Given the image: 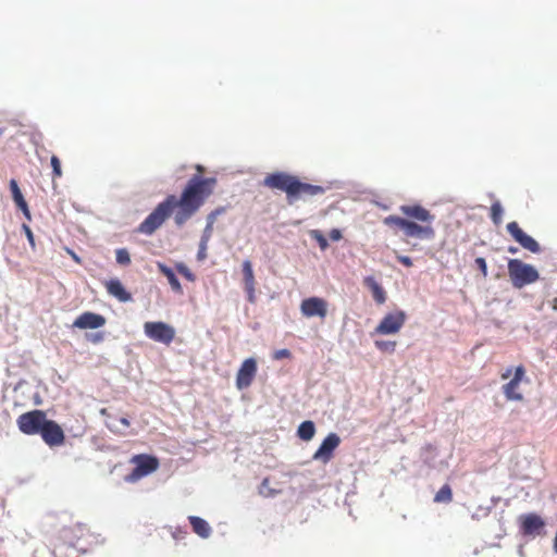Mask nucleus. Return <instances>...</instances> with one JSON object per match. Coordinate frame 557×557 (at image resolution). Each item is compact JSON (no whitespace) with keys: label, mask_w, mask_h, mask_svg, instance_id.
Instances as JSON below:
<instances>
[{"label":"nucleus","mask_w":557,"mask_h":557,"mask_svg":"<svg viewBox=\"0 0 557 557\" xmlns=\"http://www.w3.org/2000/svg\"><path fill=\"white\" fill-rule=\"evenodd\" d=\"M216 185L215 177L194 175L187 182L180 198L169 195L154 210L138 225L137 232L152 235L171 214L176 226H183L205 203L213 193Z\"/></svg>","instance_id":"f257e3e1"},{"label":"nucleus","mask_w":557,"mask_h":557,"mask_svg":"<svg viewBox=\"0 0 557 557\" xmlns=\"http://www.w3.org/2000/svg\"><path fill=\"white\" fill-rule=\"evenodd\" d=\"M400 211L408 218L420 221L426 224H418L398 215H388L384 218L383 223L387 226H395L404 232L406 237L433 239L435 230L432 226L434 215L424 207L420 205L401 206Z\"/></svg>","instance_id":"f03ea898"},{"label":"nucleus","mask_w":557,"mask_h":557,"mask_svg":"<svg viewBox=\"0 0 557 557\" xmlns=\"http://www.w3.org/2000/svg\"><path fill=\"white\" fill-rule=\"evenodd\" d=\"M263 186L270 189L284 191L289 205H293L300 199L305 200L325 193V188L323 186L304 183L297 176L286 172H274L268 174L263 180Z\"/></svg>","instance_id":"7ed1b4c3"},{"label":"nucleus","mask_w":557,"mask_h":557,"mask_svg":"<svg viewBox=\"0 0 557 557\" xmlns=\"http://www.w3.org/2000/svg\"><path fill=\"white\" fill-rule=\"evenodd\" d=\"M508 275L513 287L522 288L525 285L536 282L540 277L537 270L520 259L508 261Z\"/></svg>","instance_id":"20e7f679"},{"label":"nucleus","mask_w":557,"mask_h":557,"mask_svg":"<svg viewBox=\"0 0 557 557\" xmlns=\"http://www.w3.org/2000/svg\"><path fill=\"white\" fill-rule=\"evenodd\" d=\"M47 419V413L44 410L34 409L18 416L16 424L23 434L36 435L40 433Z\"/></svg>","instance_id":"39448f33"},{"label":"nucleus","mask_w":557,"mask_h":557,"mask_svg":"<svg viewBox=\"0 0 557 557\" xmlns=\"http://www.w3.org/2000/svg\"><path fill=\"white\" fill-rule=\"evenodd\" d=\"M407 315L403 310L389 312L376 325L374 332L380 335H392L400 331L406 322Z\"/></svg>","instance_id":"423d86ee"},{"label":"nucleus","mask_w":557,"mask_h":557,"mask_svg":"<svg viewBox=\"0 0 557 557\" xmlns=\"http://www.w3.org/2000/svg\"><path fill=\"white\" fill-rule=\"evenodd\" d=\"M144 331L150 339L165 345H169L175 336V330L164 322H146Z\"/></svg>","instance_id":"0eeeda50"},{"label":"nucleus","mask_w":557,"mask_h":557,"mask_svg":"<svg viewBox=\"0 0 557 557\" xmlns=\"http://www.w3.org/2000/svg\"><path fill=\"white\" fill-rule=\"evenodd\" d=\"M519 532L523 536L535 537L541 535L545 528V520L535 512L523 513L518 517Z\"/></svg>","instance_id":"6e6552de"},{"label":"nucleus","mask_w":557,"mask_h":557,"mask_svg":"<svg viewBox=\"0 0 557 557\" xmlns=\"http://www.w3.org/2000/svg\"><path fill=\"white\" fill-rule=\"evenodd\" d=\"M525 368L520 364L515 368L512 379L502 386L505 398L509 401H522L523 395L520 392V384L524 380Z\"/></svg>","instance_id":"1a4fd4ad"},{"label":"nucleus","mask_w":557,"mask_h":557,"mask_svg":"<svg viewBox=\"0 0 557 557\" xmlns=\"http://www.w3.org/2000/svg\"><path fill=\"white\" fill-rule=\"evenodd\" d=\"M131 462L135 465V468L132 472V476L134 479L146 476L159 468L158 458L146 454L135 455L131 459Z\"/></svg>","instance_id":"9d476101"},{"label":"nucleus","mask_w":557,"mask_h":557,"mask_svg":"<svg viewBox=\"0 0 557 557\" xmlns=\"http://www.w3.org/2000/svg\"><path fill=\"white\" fill-rule=\"evenodd\" d=\"M42 441L50 447L64 444L65 435L62 428L53 420L47 419L39 433Z\"/></svg>","instance_id":"9b49d317"},{"label":"nucleus","mask_w":557,"mask_h":557,"mask_svg":"<svg viewBox=\"0 0 557 557\" xmlns=\"http://www.w3.org/2000/svg\"><path fill=\"white\" fill-rule=\"evenodd\" d=\"M300 312L306 318L318 317L324 319L327 315V301L320 297H309L301 301Z\"/></svg>","instance_id":"f8f14e48"},{"label":"nucleus","mask_w":557,"mask_h":557,"mask_svg":"<svg viewBox=\"0 0 557 557\" xmlns=\"http://www.w3.org/2000/svg\"><path fill=\"white\" fill-rule=\"evenodd\" d=\"M507 232L510 234V236L521 245L522 248L533 252L537 253L541 250L540 244L530 235L525 234L521 227L519 226L518 222L512 221L509 222L506 226Z\"/></svg>","instance_id":"ddd939ff"},{"label":"nucleus","mask_w":557,"mask_h":557,"mask_svg":"<svg viewBox=\"0 0 557 557\" xmlns=\"http://www.w3.org/2000/svg\"><path fill=\"white\" fill-rule=\"evenodd\" d=\"M339 444L341 438L336 433L327 434L320 447L313 454L312 459L327 463L333 458L334 450L339 446Z\"/></svg>","instance_id":"4468645a"},{"label":"nucleus","mask_w":557,"mask_h":557,"mask_svg":"<svg viewBox=\"0 0 557 557\" xmlns=\"http://www.w3.org/2000/svg\"><path fill=\"white\" fill-rule=\"evenodd\" d=\"M85 531L86 527L81 523L63 527L58 531L57 540L60 545L75 547L78 540L84 536Z\"/></svg>","instance_id":"2eb2a0df"},{"label":"nucleus","mask_w":557,"mask_h":557,"mask_svg":"<svg viewBox=\"0 0 557 557\" xmlns=\"http://www.w3.org/2000/svg\"><path fill=\"white\" fill-rule=\"evenodd\" d=\"M257 373V362L253 358H248L242 363L237 375L236 386L238 389L247 388L251 385Z\"/></svg>","instance_id":"dca6fc26"},{"label":"nucleus","mask_w":557,"mask_h":557,"mask_svg":"<svg viewBox=\"0 0 557 557\" xmlns=\"http://www.w3.org/2000/svg\"><path fill=\"white\" fill-rule=\"evenodd\" d=\"M106 324V318L99 313L86 311L79 314L73 322V327L79 330L99 329Z\"/></svg>","instance_id":"f3484780"},{"label":"nucleus","mask_w":557,"mask_h":557,"mask_svg":"<svg viewBox=\"0 0 557 557\" xmlns=\"http://www.w3.org/2000/svg\"><path fill=\"white\" fill-rule=\"evenodd\" d=\"M100 414L106 418V426L114 434L124 436L126 435L125 430L131 426V422L127 418L113 417L109 409L102 408Z\"/></svg>","instance_id":"a211bd4d"},{"label":"nucleus","mask_w":557,"mask_h":557,"mask_svg":"<svg viewBox=\"0 0 557 557\" xmlns=\"http://www.w3.org/2000/svg\"><path fill=\"white\" fill-rule=\"evenodd\" d=\"M242 271H243V281L245 290L247 293V298L250 302H255L256 300V280L255 274L252 270V264L250 260H245L242 264Z\"/></svg>","instance_id":"6ab92c4d"},{"label":"nucleus","mask_w":557,"mask_h":557,"mask_svg":"<svg viewBox=\"0 0 557 557\" xmlns=\"http://www.w3.org/2000/svg\"><path fill=\"white\" fill-rule=\"evenodd\" d=\"M363 285L371 292L372 297L377 305H383L386 301V292L374 276H366L363 278Z\"/></svg>","instance_id":"aec40b11"},{"label":"nucleus","mask_w":557,"mask_h":557,"mask_svg":"<svg viewBox=\"0 0 557 557\" xmlns=\"http://www.w3.org/2000/svg\"><path fill=\"white\" fill-rule=\"evenodd\" d=\"M107 292L122 302L132 299V295L125 290L123 284L117 278L109 280L104 283Z\"/></svg>","instance_id":"412c9836"},{"label":"nucleus","mask_w":557,"mask_h":557,"mask_svg":"<svg viewBox=\"0 0 557 557\" xmlns=\"http://www.w3.org/2000/svg\"><path fill=\"white\" fill-rule=\"evenodd\" d=\"M10 190L16 207L22 210L27 220H30V212L27 202L24 199V196L18 187V184L14 178L10 181Z\"/></svg>","instance_id":"4be33fe9"},{"label":"nucleus","mask_w":557,"mask_h":557,"mask_svg":"<svg viewBox=\"0 0 557 557\" xmlns=\"http://www.w3.org/2000/svg\"><path fill=\"white\" fill-rule=\"evenodd\" d=\"M188 520L190 522L193 531L197 535H199L202 539H208L210 536L211 527L205 519H202L200 517H196V516H189Z\"/></svg>","instance_id":"5701e85b"},{"label":"nucleus","mask_w":557,"mask_h":557,"mask_svg":"<svg viewBox=\"0 0 557 557\" xmlns=\"http://www.w3.org/2000/svg\"><path fill=\"white\" fill-rule=\"evenodd\" d=\"M158 269L168 278L172 289L176 293H182V285L173 270L163 263H158Z\"/></svg>","instance_id":"b1692460"},{"label":"nucleus","mask_w":557,"mask_h":557,"mask_svg":"<svg viewBox=\"0 0 557 557\" xmlns=\"http://www.w3.org/2000/svg\"><path fill=\"white\" fill-rule=\"evenodd\" d=\"M314 434H315V426H314V423L310 420L304 421L298 426L297 435L302 441L308 442V441L312 440Z\"/></svg>","instance_id":"393cba45"},{"label":"nucleus","mask_w":557,"mask_h":557,"mask_svg":"<svg viewBox=\"0 0 557 557\" xmlns=\"http://www.w3.org/2000/svg\"><path fill=\"white\" fill-rule=\"evenodd\" d=\"M453 500V491L448 484H444L435 494L434 502L435 503H444L449 504Z\"/></svg>","instance_id":"a878e982"},{"label":"nucleus","mask_w":557,"mask_h":557,"mask_svg":"<svg viewBox=\"0 0 557 557\" xmlns=\"http://www.w3.org/2000/svg\"><path fill=\"white\" fill-rule=\"evenodd\" d=\"M504 209L499 201H494L491 206V220L495 225H499L503 222Z\"/></svg>","instance_id":"bb28decb"},{"label":"nucleus","mask_w":557,"mask_h":557,"mask_svg":"<svg viewBox=\"0 0 557 557\" xmlns=\"http://www.w3.org/2000/svg\"><path fill=\"white\" fill-rule=\"evenodd\" d=\"M310 237L314 240H317L319 247L321 250H326V248L329 247V243H327V239L324 237V235L322 234L321 231L319 230H312L310 231Z\"/></svg>","instance_id":"cd10ccee"},{"label":"nucleus","mask_w":557,"mask_h":557,"mask_svg":"<svg viewBox=\"0 0 557 557\" xmlns=\"http://www.w3.org/2000/svg\"><path fill=\"white\" fill-rule=\"evenodd\" d=\"M375 347L384 352H394L396 348V342L393 341H375Z\"/></svg>","instance_id":"c85d7f7f"},{"label":"nucleus","mask_w":557,"mask_h":557,"mask_svg":"<svg viewBox=\"0 0 557 557\" xmlns=\"http://www.w3.org/2000/svg\"><path fill=\"white\" fill-rule=\"evenodd\" d=\"M116 262L122 265H128L131 263V257L125 248H120L115 252Z\"/></svg>","instance_id":"c756f323"},{"label":"nucleus","mask_w":557,"mask_h":557,"mask_svg":"<svg viewBox=\"0 0 557 557\" xmlns=\"http://www.w3.org/2000/svg\"><path fill=\"white\" fill-rule=\"evenodd\" d=\"M51 166H52L53 180L61 177L62 176L61 162L57 156L51 157Z\"/></svg>","instance_id":"7c9ffc66"},{"label":"nucleus","mask_w":557,"mask_h":557,"mask_svg":"<svg viewBox=\"0 0 557 557\" xmlns=\"http://www.w3.org/2000/svg\"><path fill=\"white\" fill-rule=\"evenodd\" d=\"M475 264L478 265V268L480 269L483 277H486L487 276V264H486V261L484 258L482 257H478L475 259Z\"/></svg>","instance_id":"2f4dec72"},{"label":"nucleus","mask_w":557,"mask_h":557,"mask_svg":"<svg viewBox=\"0 0 557 557\" xmlns=\"http://www.w3.org/2000/svg\"><path fill=\"white\" fill-rule=\"evenodd\" d=\"M177 271L183 275L185 276L187 280L189 281H194L195 280V276L194 274L190 272V270L184 265V264H178L177 265Z\"/></svg>","instance_id":"473e14b6"},{"label":"nucleus","mask_w":557,"mask_h":557,"mask_svg":"<svg viewBox=\"0 0 557 557\" xmlns=\"http://www.w3.org/2000/svg\"><path fill=\"white\" fill-rule=\"evenodd\" d=\"M292 357V354L288 349L284 348V349H280V350H276L273 355V358L275 360H281V359H284V358H290Z\"/></svg>","instance_id":"72a5a7b5"},{"label":"nucleus","mask_w":557,"mask_h":557,"mask_svg":"<svg viewBox=\"0 0 557 557\" xmlns=\"http://www.w3.org/2000/svg\"><path fill=\"white\" fill-rule=\"evenodd\" d=\"M22 228H23L30 246L35 247L34 234H33V231L30 230V227L27 224H23Z\"/></svg>","instance_id":"f704fd0d"},{"label":"nucleus","mask_w":557,"mask_h":557,"mask_svg":"<svg viewBox=\"0 0 557 557\" xmlns=\"http://www.w3.org/2000/svg\"><path fill=\"white\" fill-rule=\"evenodd\" d=\"M222 211L223 209H216L208 215V228H212L218 214H220Z\"/></svg>","instance_id":"c9c22d12"},{"label":"nucleus","mask_w":557,"mask_h":557,"mask_svg":"<svg viewBox=\"0 0 557 557\" xmlns=\"http://www.w3.org/2000/svg\"><path fill=\"white\" fill-rule=\"evenodd\" d=\"M208 238H202L200 243V249L198 251V259L203 260L206 258V249H207Z\"/></svg>","instance_id":"e433bc0d"},{"label":"nucleus","mask_w":557,"mask_h":557,"mask_svg":"<svg viewBox=\"0 0 557 557\" xmlns=\"http://www.w3.org/2000/svg\"><path fill=\"white\" fill-rule=\"evenodd\" d=\"M396 258L401 264H404L407 268H410L413 264L411 258L408 256L397 255Z\"/></svg>","instance_id":"4c0bfd02"},{"label":"nucleus","mask_w":557,"mask_h":557,"mask_svg":"<svg viewBox=\"0 0 557 557\" xmlns=\"http://www.w3.org/2000/svg\"><path fill=\"white\" fill-rule=\"evenodd\" d=\"M329 236L332 240L337 242L342 238V232L338 228H333L331 230Z\"/></svg>","instance_id":"58836bf2"},{"label":"nucleus","mask_w":557,"mask_h":557,"mask_svg":"<svg viewBox=\"0 0 557 557\" xmlns=\"http://www.w3.org/2000/svg\"><path fill=\"white\" fill-rule=\"evenodd\" d=\"M103 338H104L103 333L100 332V333L91 334L89 337V341L94 344H97V343L102 342Z\"/></svg>","instance_id":"ea45409f"},{"label":"nucleus","mask_w":557,"mask_h":557,"mask_svg":"<svg viewBox=\"0 0 557 557\" xmlns=\"http://www.w3.org/2000/svg\"><path fill=\"white\" fill-rule=\"evenodd\" d=\"M185 534H186V531L177 529L175 532H173V537L176 539V540L177 539H182V537L185 536Z\"/></svg>","instance_id":"a19ab883"},{"label":"nucleus","mask_w":557,"mask_h":557,"mask_svg":"<svg viewBox=\"0 0 557 557\" xmlns=\"http://www.w3.org/2000/svg\"><path fill=\"white\" fill-rule=\"evenodd\" d=\"M511 373H512V368L506 369V371L504 373H502V379L503 380L508 379L511 375Z\"/></svg>","instance_id":"79ce46f5"},{"label":"nucleus","mask_w":557,"mask_h":557,"mask_svg":"<svg viewBox=\"0 0 557 557\" xmlns=\"http://www.w3.org/2000/svg\"><path fill=\"white\" fill-rule=\"evenodd\" d=\"M211 231H212V228H208V225H207L206 228H205V234H203L202 238H208L209 239V237L211 235Z\"/></svg>","instance_id":"37998d69"},{"label":"nucleus","mask_w":557,"mask_h":557,"mask_svg":"<svg viewBox=\"0 0 557 557\" xmlns=\"http://www.w3.org/2000/svg\"><path fill=\"white\" fill-rule=\"evenodd\" d=\"M508 251H509L510 253H516V252L518 251V248L510 246V247L508 248Z\"/></svg>","instance_id":"c03bdc74"},{"label":"nucleus","mask_w":557,"mask_h":557,"mask_svg":"<svg viewBox=\"0 0 557 557\" xmlns=\"http://www.w3.org/2000/svg\"><path fill=\"white\" fill-rule=\"evenodd\" d=\"M196 170H197L199 173H201V172L203 171V166L198 164V165L196 166Z\"/></svg>","instance_id":"a18cd8bd"}]
</instances>
